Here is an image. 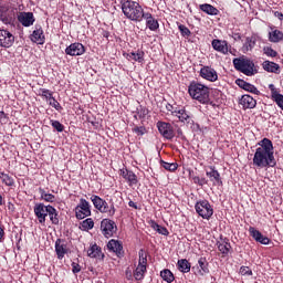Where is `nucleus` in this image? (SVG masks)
I'll return each mask as SVG.
<instances>
[{
    "label": "nucleus",
    "mask_w": 283,
    "mask_h": 283,
    "mask_svg": "<svg viewBox=\"0 0 283 283\" xmlns=\"http://www.w3.org/2000/svg\"><path fill=\"white\" fill-rule=\"evenodd\" d=\"M259 148L254 153L252 164L259 169H264L266 167H275V156L273 155V142L269 138H263L258 143Z\"/></svg>",
    "instance_id": "obj_1"
},
{
    "label": "nucleus",
    "mask_w": 283,
    "mask_h": 283,
    "mask_svg": "<svg viewBox=\"0 0 283 283\" xmlns=\"http://www.w3.org/2000/svg\"><path fill=\"white\" fill-rule=\"evenodd\" d=\"M122 12L129 21L134 23L143 22V18L147 12L140 6V2L134 0H120Z\"/></svg>",
    "instance_id": "obj_2"
},
{
    "label": "nucleus",
    "mask_w": 283,
    "mask_h": 283,
    "mask_svg": "<svg viewBox=\"0 0 283 283\" xmlns=\"http://www.w3.org/2000/svg\"><path fill=\"white\" fill-rule=\"evenodd\" d=\"M188 94L193 101H198L202 105H209V86L197 81H191L188 86Z\"/></svg>",
    "instance_id": "obj_3"
},
{
    "label": "nucleus",
    "mask_w": 283,
    "mask_h": 283,
    "mask_svg": "<svg viewBox=\"0 0 283 283\" xmlns=\"http://www.w3.org/2000/svg\"><path fill=\"white\" fill-rule=\"evenodd\" d=\"M232 63L237 72H241L245 76H255L258 74L255 63L249 57H235Z\"/></svg>",
    "instance_id": "obj_4"
},
{
    "label": "nucleus",
    "mask_w": 283,
    "mask_h": 283,
    "mask_svg": "<svg viewBox=\"0 0 283 283\" xmlns=\"http://www.w3.org/2000/svg\"><path fill=\"white\" fill-rule=\"evenodd\" d=\"M91 201L93 203V207H95V209L99 211V213H107L109 218H113V216L116 214V207L114 206V203H107V201L99 196L93 195L91 197Z\"/></svg>",
    "instance_id": "obj_5"
},
{
    "label": "nucleus",
    "mask_w": 283,
    "mask_h": 283,
    "mask_svg": "<svg viewBox=\"0 0 283 283\" xmlns=\"http://www.w3.org/2000/svg\"><path fill=\"white\" fill-rule=\"evenodd\" d=\"M195 211L203 218V220H211L213 216V206L207 199L199 200L195 203Z\"/></svg>",
    "instance_id": "obj_6"
},
{
    "label": "nucleus",
    "mask_w": 283,
    "mask_h": 283,
    "mask_svg": "<svg viewBox=\"0 0 283 283\" xmlns=\"http://www.w3.org/2000/svg\"><path fill=\"white\" fill-rule=\"evenodd\" d=\"M146 273H147V255L145 254V251L140 250L138 265L133 272V276L137 282H140L145 280Z\"/></svg>",
    "instance_id": "obj_7"
},
{
    "label": "nucleus",
    "mask_w": 283,
    "mask_h": 283,
    "mask_svg": "<svg viewBox=\"0 0 283 283\" xmlns=\"http://www.w3.org/2000/svg\"><path fill=\"white\" fill-rule=\"evenodd\" d=\"M77 220H85L92 216V205L86 199L81 198L78 205L74 209Z\"/></svg>",
    "instance_id": "obj_8"
},
{
    "label": "nucleus",
    "mask_w": 283,
    "mask_h": 283,
    "mask_svg": "<svg viewBox=\"0 0 283 283\" xmlns=\"http://www.w3.org/2000/svg\"><path fill=\"white\" fill-rule=\"evenodd\" d=\"M157 129L166 140H174L176 138V130L170 123L167 122H157Z\"/></svg>",
    "instance_id": "obj_9"
},
{
    "label": "nucleus",
    "mask_w": 283,
    "mask_h": 283,
    "mask_svg": "<svg viewBox=\"0 0 283 283\" xmlns=\"http://www.w3.org/2000/svg\"><path fill=\"white\" fill-rule=\"evenodd\" d=\"M101 231L104 238H114V233L118 231V227L114 220L103 219L101 221Z\"/></svg>",
    "instance_id": "obj_10"
},
{
    "label": "nucleus",
    "mask_w": 283,
    "mask_h": 283,
    "mask_svg": "<svg viewBox=\"0 0 283 283\" xmlns=\"http://www.w3.org/2000/svg\"><path fill=\"white\" fill-rule=\"evenodd\" d=\"M51 207V205L45 206L44 203H35L33 208V213L40 224L45 226V220L49 216Z\"/></svg>",
    "instance_id": "obj_11"
},
{
    "label": "nucleus",
    "mask_w": 283,
    "mask_h": 283,
    "mask_svg": "<svg viewBox=\"0 0 283 283\" xmlns=\"http://www.w3.org/2000/svg\"><path fill=\"white\" fill-rule=\"evenodd\" d=\"M172 116L178 118L179 123H186L187 125H193V119L191 118V113L187 111L184 106H177Z\"/></svg>",
    "instance_id": "obj_12"
},
{
    "label": "nucleus",
    "mask_w": 283,
    "mask_h": 283,
    "mask_svg": "<svg viewBox=\"0 0 283 283\" xmlns=\"http://www.w3.org/2000/svg\"><path fill=\"white\" fill-rule=\"evenodd\" d=\"M206 176L212 182L213 187H222V177H220V172L216 169V166H209L206 170Z\"/></svg>",
    "instance_id": "obj_13"
},
{
    "label": "nucleus",
    "mask_w": 283,
    "mask_h": 283,
    "mask_svg": "<svg viewBox=\"0 0 283 283\" xmlns=\"http://www.w3.org/2000/svg\"><path fill=\"white\" fill-rule=\"evenodd\" d=\"M14 45V34L6 29H0V48H12Z\"/></svg>",
    "instance_id": "obj_14"
},
{
    "label": "nucleus",
    "mask_w": 283,
    "mask_h": 283,
    "mask_svg": "<svg viewBox=\"0 0 283 283\" xmlns=\"http://www.w3.org/2000/svg\"><path fill=\"white\" fill-rule=\"evenodd\" d=\"M199 76L210 83H216V81H218V72L211 66H202L199 72Z\"/></svg>",
    "instance_id": "obj_15"
},
{
    "label": "nucleus",
    "mask_w": 283,
    "mask_h": 283,
    "mask_svg": "<svg viewBox=\"0 0 283 283\" xmlns=\"http://www.w3.org/2000/svg\"><path fill=\"white\" fill-rule=\"evenodd\" d=\"M85 53V45L80 42H74L65 49V54L69 56H83Z\"/></svg>",
    "instance_id": "obj_16"
},
{
    "label": "nucleus",
    "mask_w": 283,
    "mask_h": 283,
    "mask_svg": "<svg viewBox=\"0 0 283 283\" xmlns=\"http://www.w3.org/2000/svg\"><path fill=\"white\" fill-rule=\"evenodd\" d=\"M18 21L24 28H30L31 25H34V21H36V19L32 12H20L18 14Z\"/></svg>",
    "instance_id": "obj_17"
},
{
    "label": "nucleus",
    "mask_w": 283,
    "mask_h": 283,
    "mask_svg": "<svg viewBox=\"0 0 283 283\" xmlns=\"http://www.w3.org/2000/svg\"><path fill=\"white\" fill-rule=\"evenodd\" d=\"M119 176H122V178H124V180L128 182L129 187H134L135 185H138V176H136L134 171L127 168L120 169Z\"/></svg>",
    "instance_id": "obj_18"
},
{
    "label": "nucleus",
    "mask_w": 283,
    "mask_h": 283,
    "mask_svg": "<svg viewBox=\"0 0 283 283\" xmlns=\"http://www.w3.org/2000/svg\"><path fill=\"white\" fill-rule=\"evenodd\" d=\"M55 253L57 255V260H63L65 255L69 253L67 243L63 239H56L55 241Z\"/></svg>",
    "instance_id": "obj_19"
},
{
    "label": "nucleus",
    "mask_w": 283,
    "mask_h": 283,
    "mask_svg": "<svg viewBox=\"0 0 283 283\" xmlns=\"http://www.w3.org/2000/svg\"><path fill=\"white\" fill-rule=\"evenodd\" d=\"M249 233H250L251 238H253V240H255V242H259L260 244L266 245V244L271 243V239H269L268 237H264L262 234V232H260L254 227L249 228Z\"/></svg>",
    "instance_id": "obj_20"
},
{
    "label": "nucleus",
    "mask_w": 283,
    "mask_h": 283,
    "mask_svg": "<svg viewBox=\"0 0 283 283\" xmlns=\"http://www.w3.org/2000/svg\"><path fill=\"white\" fill-rule=\"evenodd\" d=\"M107 249L116 253L117 258H123L125 255V251H123V242L112 239L107 243Z\"/></svg>",
    "instance_id": "obj_21"
},
{
    "label": "nucleus",
    "mask_w": 283,
    "mask_h": 283,
    "mask_svg": "<svg viewBox=\"0 0 283 283\" xmlns=\"http://www.w3.org/2000/svg\"><path fill=\"white\" fill-rule=\"evenodd\" d=\"M211 45L216 52H220V54H229V42H227V40L214 39L212 40Z\"/></svg>",
    "instance_id": "obj_22"
},
{
    "label": "nucleus",
    "mask_w": 283,
    "mask_h": 283,
    "mask_svg": "<svg viewBox=\"0 0 283 283\" xmlns=\"http://www.w3.org/2000/svg\"><path fill=\"white\" fill-rule=\"evenodd\" d=\"M31 41L38 43V45H43V43H45V34L41 25L35 27V30L31 34Z\"/></svg>",
    "instance_id": "obj_23"
},
{
    "label": "nucleus",
    "mask_w": 283,
    "mask_h": 283,
    "mask_svg": "<svg viewBox=\"0 0 283 283\" xmlns=\"http://www.w3.org/2000/svg\"><path fill=\"white\" fill-rule=\"evenodd\" d=\"M144 19L146 21V27L148 28V30H150V32H156V30L160 28V23H158V20H156V18H154L150 12H146V14H144L143 17V21Z\"/></svg>",
    "instance_id": "obj_24"
},
{
    "label": "nucleus",
    "mask_w": 283,
    "mask_h": 283,
    "mask_svg": "<svg viewBox=\"0 0 283 283\" xmlns=\"http://www.w3.org/2000/svg\"><path fill=\"white\" fill-rule=\"evenodd\" d=\"M235 83L239 87H241V90H244L245 92H250V94H255L256 96H260V90H258L255 85L241 78H238Z\"/></svg>",
    "instance_id": "obj_25"
},
{
    "label": "nucleus",
    "mask_w": 283,
    "mask_h": 283,
    "mask_svg": "<svg viewBox=\"0 0 283 283\" xmlns=\"http://www.w3.org/2000/svg\"><path fill=\"white\" fill-rule=\"evenodd\" d=\"M87 255L88 258H94L95 260H105L103 250L96 243L91 245V248L87 250Z\"/></svg>",
    "instance_id": "obj_26"
},
{
    "label": "nucleus",
    "mask_w": 283,
    "mask_h": 283,
    "mask_svg": "<svg viewBox=\"0 0 283 283\" xmlns=\"http://www.w3.org/2000/svg\"><path fill=\"white\" fill-rule=\"evenodd\" d=\"M240 105H242L243 109H254L255 105H258V101L251 95H242Z\"/></svg>",
    "instance_id": "obj_27"
},
{
    "label": "nucleus",
    "mask_w": 283,
    "mask_h": 283,
    "mask_svg": "<svg viewBox=\"0 0 283 283\" xmlns=\"http://www.w3.org/2000/svg\"><path fill=\"white\" fill-rule=\"evenodd\" d=\"M262 67L265 72H270L271 74H280V64L275 62L266 60L262 63Z\"/></svg>",
    "instance_id": "obj_28"
},
{
    "label": "nucleus",
    "mask_w": 283,
    "mask_h": 283,
    "mask_svg": "<svg viewBox=\"0 0 283 283\" xmlns=\"http://www.w3.org/2000/svg\"><path fill=\"white\" fill-rule=\"evenodd\" d=\"M270 30H272L269 33V41L271 43H280V41H283V32L275 29V27H270Z\"/></svg>",
    "instance_id": "obj_29"
},
{
    "label": "nucleus",
    "mask_w": 283,
    "mask_h": 283,
    "mask_svg": "<svg viewBox=\"0 0 283 283\" xmlns=\"http://www.w3.org/2000/svg\"><path fill=\"white\" fill-rule=\"evenodd\" d=\"M199 9L201 10V12H205L206 14H209L210 17H218V14H220V10H218V8H216L209 3L200 4Z\"/></svg>",
    "instance_id": "obj_30"
},
{
    "label": "nucleus",
    "mask_w": 283,
    "mask_h": 283,
    "mask_svg": "<svg viewBox=\"0 0 283 283\" xmlns=\"http://www.w3.org/2000/svg\"><path fill=\"white\" fill-rule=\"evenodd\" d=\"M198 264H199V275H207L210 273L209 271V261H207V258L201 256L198 260Z\"/></svg>",
    "instance_id": "obj_31"
},
{
    "label": "nucleus",
    "mask_w": 283,
    "mask_h": 283,
    "mask_svg": "<svg viewBox=\"0 0 283 283\" xmlns=\"http://www.w3.org/2000/svg\"><path fill=\"white\" fill-rule=\"evenodd\" d=\"M127 59L136 61L137 63H143L145 61V51L138 49L136 52L127 53Z\"/></svg>",
    "instance_id": "obj_32"
},
{
    "label": "nucleus",
    "mask_w": 283,
    "mask_h": 283,
    "mask_svg": "<svg viewBox=\"0 0 283 283\" xmlns=\"http://www.w3.org/2000/svg\"><path fill=\"white\" fill-rule=\"evenodd\" d=\"M217 247L223 258L229 255V251H231V243L229 242V239H224L222 242H218Z\"/></svg>",
    "instance_id": "obj_33"
},
{
    "label": "nucleus",
    "mask_w": 283,
    "mask_h": 283,
    "mask_svg": "<svg viewBox=\"0 0 283 283\" xmlns=\"http://www.w3.org/2000/svg\"><path fill=\"white\" fill-rule=\"evenodd\" d=\"M177 269L180 273H189L191 271V263L187 259L178 260Z\"/></svg>",
    "instance_id": "obj_34"
},
{
    "label": "nucleus",
    "mask_w": 283,
    "mask_h": 283,
    "mask_svg": "<svg viewBox=\"0 0 283 283\" xmlns=\"http://www.w3.org/2000/svg\"><path fill=\"white\" fill-rule=\"evenodd\" d=\"M149 224L154 229V231H157V233H159V235H169V230L166 227L158 224V222L150 220Z\"/></svg>",
    "instance_id": "obj_35"
},
{
    "label": "nucleus",
    "mask_w": 283,
    "mask_h": 283,
    "mask_svg": "<svg viewBox=\"0 0 283 283\" xmlns=\"http://www.w3.org/2000/svg\"><path fill=\"white\" fill-rule=\"evenodd\" d=\"M148 114H149V109L140 105L136 108V115H134V118H136V120L138 119L143 120V118H145Z\"/></svg>",
    "instance_id": "obj_36"
},
{
    "label": "nucleus",
    "mask_w": 283,
    "mask_h": 283,
    "mask_svg": "<svg viewBox=\"0 0 283 283\" xmlns=\"http://www.w3.org/2000/svg\"><path fill=\"white\" fill-rule=\"evenodd\" d=\"M255 36H248L243 44V52H251L255 48Z\"/></svg>",
    "instance_id": "obj_37"
},
{
    "label": "nucleus",
    "mask_w": 283,
    "mask_h": 283,
    "mask_svg": "<svg viewBox=\"0 0 283 283\" xmlns=\"http://www.w3.org/2000/svg\"><path fill=\"white\" fill-rule=\"evenodd\" d=\"M81 231H92L94 229V219L87 218L80 223Z\"/></svg>",
    "instance_id": "obj_38"
},
{
    "label": "nucleus",
    "mask_w": 283,
    "mask_h": 283,
    "mask_svg": "<svg viewBox=\"0 0 283 283\" xmlns=\"http://www.w3.org/2000/svg\"><path fill=\"white\" fill-rule=\"evenodd\" d=\"M39 193L41 196V200H44V202H54L56 200L54 195L46 192L43 188H39Z\"/></svg>",
    "instance_id": "obj_39"
},
{
    "label": "nucleus",
    "mask_w": 283,
    "mask_h": 283,
    "mask_svg": "<svg viewBox=\"0 0 283 283\" xmlns=\"http://www.w3.org/2000/svg\"><path fill=\"white\" fill-rule=\"evenodd\" d=\"M48 216H49L52 224H59V211L56 210V208H54V206H51V208H49Z\"/></svg>",
    "instance_id": "obj_40"
},
{
    "label": "nucleus",
    "mask_w": 283,
    "mask_h": 283,
    "mask_svg": "<svg viewBox=\"0 0 283 283\" xmlns=\"http://www.w3.org/2000/svg\"><path fill=\"white\" fill-rule=\"evenodd\" d=\"M160 277L167 282V283H171L174 282V280H176V277L174 276V273L170 272L169 269H165L160 272Z\"/></svg>",
    "instance_id": "obj_41"
},
{
    "label": "nucleus",
    "mask_w": 283,
    "mask_h": 283,
    "mask_svg": "<svg viewBox=\"0 0 283 283\" xmlns=\"http://www.w3.org/2000/svg\"><path fill=\"white\" fill-rule=\"evenodd\" d=\"M0 179L7 187H14V178L6 172H0Z\"/></svg>",
    "instance_id": "obj_42"
},
{
    "label": "nucleus",
    "mask_w": 283,
    "mask_h": 283,
    "mask_svg": "<svg viewBox=\"0 0 283 283\" xmlns=\"http://www.w3.org/2000/svg\"><path fill=\"white\" fill-rule=\"evenodd\" d=\"M161 167L166 169V171H176L178 169V164L177 163H167L165 160H160Z\"/></svg>",
    "instance_id": "obj_43"
},
{
    "label": "nucleus",
    "mask_w": 283,
    "mask_h": 283,
    "mask_svg": "<svg viewBox=\"0 0 283 283\" xmlns=\"http://www.w3.org/2000/svg\"><path fill=\"white\" fill-rule=\"evenodd\" d=\"M178 30H179L181 36H184L185 39H189V36H191V30H189V28H187V25L178 24Z\"/></svg>",
    "instance_id": "obj_44"
},
{
    "label": "nucleus",
    "mask_w": 283,
    "mask_h": 283,
    "mask_svg": "<svg viewBox=\"0 0 283 283\" xmlns=\"http://www.w3.org/2000/svg\"><path fill=\"white\" fill-rule=\"evenodd\" d=\"M50 125L53 127V129H56L59 133L65 132V126L56 119H51Z\"/></svg>",
    "instance_id": "obj_45"
},
{
    "label": "nucleus",
    "mask_w": 283,
    "mask_h": 283,
    "mask_svg": "<svg viewBox=\"0 0 283 283\" xmlns=\"http://www.w3.org/2000/svg\"><path fill=\"white\" fill-rule=\"evenodd\" d=\"M192 181L199 187H205V185H209V180H207L206 178H200L198 176L192 177Z\"/></svg>",
    "instance_id": "obj_46"
},
{
    "label": "nucleus",
    "mask_w": 283,
    "mask_h": 283,
    "mask_svg": "<svg viewBox=\"0 0 283 283\" xmlns=\"http://www.w3.org/2000/svg\"><path fill=\"white\" fill-rule=\"evenodd\" d=\"M40 96H43L46 101H52V98H54V96H52V91L48 88H40Z\"/></svg>",
    "instance_id": "obj_47"
},
{
    "label": "nucleus",
    "mask_w": 283,
    "mask_h": 283,
    "mask_svg": "<svg viewBox=\"0 0 283 283\" xmlns=\"http://www.w3.org/2000/svg\"><path fill=\"white\" fill-rule=\"evenodd\" d=\"M133 132L137 136H145V134H147V128H145V126H135Z\"/></svg>",
    "instance_id": "obj_48"
},
{
    "label": "nucleus",
    "mask_w": 283,
    "mask_h": 283,
    "mask_svg": "<svg viewBox=\"0 0 283 283\" xmlns=\"http://www.w3.org/2000/svg\"><path fill=\"white\" fill-rule=\"evenodd\" d=\"M264 54H266V56H271L272 59H275V56H277V51L273 50V48L268 46L264 48Z\"/></svg>",
    "instance_id": "obj_49"
},
{
    "label": "nucleus",
    "mask_w": 283,
    "mask_h": 283,
    "mask_svg": "<svg viewBox=\"0 0 283 283\" xmlns=\"http://www.w3.org/2000/svg\"><path fill=\"white\" fill-rule=\"evenodd\" d=\"M239 273H240L241 275H253V271L251 270V268L244 266V265H242V266L240 268Z\"/></svg>",
    "instance_id": "obj_50"
},
{
    "label": "nucleus",
    "mask_w": 283,
    "mask_h": 283,
    "mask_svg": "<svg viewBox=\"0 0 283 283\" xmlns=\"http://www.w3.org/2000/svg\"><path fill=\"white\" fill-rule=\"evenodd\" d=\"M10 6L8 3L0 1V14H8Z\"/></svg>",
    "instance_id": "obj_51"
},
{
    "label": "nucleus",
    "mask_w": 283,
    "mask_h": 283,
    "mask_svg": "<svg viewBox=\"0 0 283 283\" xmlns=\"http://www.w3.org/2000/svg\"><path fill=\"white\" fill-rule=\"evenodd\" d=\"M269 90L271 92V96H272L273 101H274V98H277V96H280V93L277 92V88H275L274 84H270Z\"/></svg>",
    "instance_id": "obj_52"
},
{
    "label": "nucleus",
    "mask_w": 283,
    "mask_h": 283,
    "mask_svg": "<svg viewBox=\"0 0 283 283\" xmlns=\"http://www.w3.org/2000/svg\"><path fill=\"white\" fill-rule=\"evenodd\" d=\"M0 21L4 23L6 25L12 23V18L8 15V13L0 14Z\"/></svg>",
    "instance_id": "obj_53"
},
{
    "label": "nucleus",
    "mask_w": 283,
    "mask_h": 283,
    "mask_svg": "<svg viewBox=\"0 0 283 283\" xmlns=\"http://www.w3.org/2000/svg\"><path fill=\"white\" fill-rule=\"evenodd\" d=\"M52 102H50V105H52V107H54V109H56V112H61V109H63V106H61V103H59V101H56V98H51Z\"/></svg>",
    "instance_id": "obj_54"
},
{
    "label": "nucleus",
    "mask_w": 283,
    "mask_h": 283,
    "mask_svg": "<svg viewBox=\"0 0 283 283\" xmlns=\"http://www.w3.org/2000/svg\"><path fill=\"white\" fill-rule=\"evenodd\" d=\"M71 266H72V272H73L74 274L81 273V264H78V263H76V262H73V263L71 264Z\"/></svg>",
    "instance_id": "obj_55"
},
{
    "label": "nucleus",
    "mask_w": 283,
    "mask_h": 283,
    "mask_svg": "<svg viewBox=\"0 0 283 283\" xmlns=\"http://www.w3.org/2000/svg\"><path fill=\"white\" fill-rule=\"evenodd\" d=\"M0 120H3V123H8V114L3 111H0Z\"/></svg>",
    "instance_id": "obj_56"
},
{
    "label": "nucleus",
    "mask_w": 283,
    "mask_h": 283,
    "mask_svg": "<svg viewBox=\"0 0 283 283\" xmlns=\"http://www.w3.org/2000/svg\"><path fill=\"white\" fill-rule=\"evenodd\" d=\"M166 109L167 112H170L171 116H174V112H176V107H174V105L171 104L166 105Z\"/></svg>",
    "instance_id": "obj_57"
},
{
    "label": "nucleus",
    "mask_w": 283,
    "mask_h": 283,
    "mask_svg": "<svg viewBox=\"0 0 283 283\" xmlns=\"http://www.w3.org/2000/svg\"><path fill=\"white\" fill-rule=\"evenodd\" d=\"M128 207H132L133 209L140 211V206H138V203H136L132 200L128 202Z\"/></svg>",
    "instance_id": "obj_58"
},
{
    "label": "nucleus",
    "mask_w": 283,
    "mask_h": 283,
    "mask_svg": "<svg viewBox=\"0 0 283 283\" xmlns=\"http://www.w3.org/2000/svg\"><path fill=\"white\" fill-rule=\"evenodd\" d=\"M274 17H276V19H280V21H283V13L280 11H274Z\"/></svg>",
    "instance_id": "obj_59"
},
{
    "label": "nucleus",
    "mask_w": 283,
    "mask_h": 283,
    "mask_svg": "<svg viewBox=\"0 0 283 283\" xmlns=\"http://www.w3.org/2000/svg\"><path fill=\"white\" fill-rule=\"evenodd\" d=\"M4 235H6V230H3V228H0V242H3Z\"/></svg>",
    "instance_id": "obj_60"
},
{
    "label": "nucleus",
    "mask_w": 283,
    "mask_h": 283,
    "mask_svg": "<svg viewBox=\"0 0 283 283\" xmlns=\"http://www.w3.org/2000/svg\"><path fill=\"white\" fill-rule=\"evenodd\" d=\"M234 41H242V35L240 33H234Z\"/></svg>",
    "instance_id": "obj_61"
},
{
    "label": "nucleus",
    "mask_w": 283,
    "mask_h": 283,
    "mask_svg": "<svg viewBox=\"0 0 283 283\" xmlns=\"http://www.w3.org/2000/svg\"><path fill=\"white\" fill-rule=\"evenodd\" d=\"M126 275H127V277H128V280H132V271H126Z\"/></svg>",
    "instance_id": "obj_62"
},
{
    "label": "nucleus",
    "mask_w": 283,
    "mask_h": 283,
    "mask_svg": "<svg viewBox=\"0 0 283 283\" xmlns=\"http://www.w3.org/2000/svg\"><path fill=\"white\" fill-rule=\"evenodd\" d=\"M3 205V196L0 195V207Z\"/></svg>",
    "instance_id": "obj_63"
},
{
    "label": "nucleus",
    "mask_w": 283,
    "mask_h": 283,
    "mask_svg": "<svg viewBox=\"0 0 283 283\" xmlns=\"http://www.w3.org/2000/svg\"><path fill=\"white\" fill-rule=\"evenodd\" d=\"M104 36L107 39V36H109V33H108V32H105V33H104Z\"/></svg>",
    "instance_id": "obj_64"
}]
</instances>
